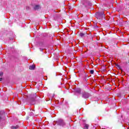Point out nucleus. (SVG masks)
I'll list each match as a JSON object with an SVG mask.
<instances>
[{
	"mask_svg": "<svg viewBox=\"0 0 129 129\" xmlns=\"http://www.w3.org/2000/svg\"><path fill=\"white\" fill-rule=\"evenodd\" d=\"M56 124H58V125H64L65 124V123L64 122V121L63 120L59 119L56 122Z\"/></svg>",
	"mask_w": 129,
	"mask_h": 129,
	"instance_id": "nucleus-2",
	"label": "nucleus"
},
{
	"mask_svg": "<svg viewBox=\"0 0 129 129\" xmlns=\"http://www.w3.org/2000/svg\"><path fill=\"white\" fill-rule=\"evenodd\" d=\"M40 8L41 7L39 5H35L33 8L34 11H38Z\"/></svg>",
	"mask_w": 129,
	"mask_h": 129,
	"instance_id": "nucleus-7",
	"label": "nucleus"
},
{
	"mask_svg": "<svg viewBox=\"0 0 129 129\" xmlns=\"http://www.w3.org/2000/svg\"><path fill=\"white\" fill-rule=\"evenodd\" d=\"M3 80V78H0V81H2Z\"/></svg>",
	"mask_w": 129,
	"mask_h": 129,
	"instance_id": "nucleus-18",
	"label": "nucleus"
},
{
	"mask_svg": "<svg viewBox=\"0 0 129 129\" xmlns=\"http://www.w3.org/2000/svg\"><path fill=\"white\" fill-rule=\"evenodd\" d=\"M75 92L76 93H78L79 94H81V89L80 88H76L75 89Z\"/></svg>",
	"mask_w": 129,
	"mask_h": 129,
	"instance_id": "nucleus-6",
	"label": "nucleus"
},
{
	"mask_svg": "<svg viewBox=\"0 0 129 129\" xmlns=\"http://www.w3.org/2000/svg\"><path fill=\"white\" fill-rule=\"evenodd\" d=\"M6 114V112L4 110H0V120L3 118V115Z\"/></svg>",
	"mask_w": 129,
	"mask_h": 129,
	"instance_id": "nucleus-4",
	"label": "nucleus"
},
{
	"mask_svg": "<svg viewBox=\"0 0 129 129\" xmlns=\"http://www.w3.org/2000/svg\"><path fill=\"white\" fill-rule=\"evenodd\" d=\"M3 74H4V73L0 72V76H1V77H2V76H3Z\"/></svg>",
	"mask_w": 129,
	"mask_h": 129,
	"instance_id": "nucleus-17",
	"label": "nucleus"
},
{
	"mask_svg": "<svg viewBox=\"0 0 129 129\" xmlns=\"http://www.w3.org/2000/svg\"><path fill=\"white\" fill-rule=\"evenodd\" d=\"M40 51H43V49H42V48H40Z\"/></svg>",
	"mask_w": 129,
	"mask_h": 129,
	"instance_id": "nucleus-19",
	"label": "nucleus"
},
{
	"mask_svg": "<svg viewBox=\"0 0 129 129\" xmlns=\"http://www.w3.org/2000/svg\"><path fill=\"white\" fill-rule=\"evenodd\" d=\"M86 35V33H80V37H85V35Z\"/></svg>",
	"mask_w": 129,
	"mask_h": 129,
	"instance_id": "nucleus-10",
	"label": "nucleus"
},
{
	"mask_svg": "<svg viewBox=\"0 0 129 129\" xmlns=\"http://www.w3.org/2000/svg\"><path fill=\"white\" fill-rule=\"evenodd\" d=\"M30 115H34V112H33V110H30Z\"/></svg>",
	"mask_w": 129,
	"mask_h": 129,
	"instance_id": "nucleus-12",
	"label": "nucleus"
},
{
	"mask_svg": "<svg viewBox=\"0 0 129 129\" xmlns=\"http://www.w3.org/2000/svg\"><path fill=\"white\" fill-rule=\"evenodd\" d=\"M90 73L91 74H93L94 73V71L93 70H92L90 71Z\"/></svg>",
	"mask_w": 129,
	"mask_h": 129,
	"instance_id": "nucleus-13",
	"label": "nucleus"
},
{
	"mask_svg": "<svg viewBox=\"0 0 129 129\" xmlns=\"http://www.w3.org/2000/svg\"><path fill=\"white\" fill-rule=\"evenodd\" d=\"M26 9L27 11H29V10H30V7L29 6H26Z\"/></svg>",
	"mask_w": 129,
	"mask_h": 129,
	"instance_id": "nucleus-15",
	"label": "nucleus"
},
{
	"mask_svg": "<svg viewBox=\"0 0 129 129\" xmlns=\"http://www.w3.org/2000/svg\"><path fill=\"white\" fill-rule=\"evenodd\" d=\"M83 5L85 6V7H87V6H91V3H89L88 1H85V3H83Z\"/></svg>",
	"mask_w": 129,
	"mask_h": 129,
	"instance_id": "nucleus-5",
	"label": "nucleus"
},
{
	"mask_svg": "<svg viewBox=\"0 0 129 129\" xmlns=\"http://www.w3.org/2000/svg\"><path fill=\"white\" fill-rule=\"evenodd\" d=\"M84 127H85V129H87V128H88V125H87V124L85 125V126H84Z\"/></svg>",
	"mask_w": 129,
	"mask_h": 129,
	"instance_id": "nucleus-16",
	"label": "nucleus"
},
{
	"mask_svg": "<svg viewBox=\"0 0 129 129\" xmlns=\"http://www.w3.org/2000/svg\"><path fill=\"white\" fill-rule=\"evenodd\" d=\"M89 96H90V94L88 92L84 91L82 93V97H83V98H88Z\"/></svg>",
	"mask_w": 129,
	"mask_h": 129,
	"instance_id": "nucleus-1",
	"label": "nucleus"
},
{
	"mask_svg": "<svg viewBox=\"0 0 129 129\" xmlns=\"http://www.w3.org/2000/svg\"><path fill=\"white\" fill-rule=\"evenodd\" d=\"M35 99H36V96H35V98H32L31 99V101H35Z\"/></svg>",
	"mask_w": 129,
	"mask_h": 129,
	"instance_id": "nucleus-14",
	"label": "nucleus"
},
{
	"mask_svg": "<svg viewBox=\"0 0 129 129\" xmlns=\"http://www.w3.org/2000/svg\"><path fill=\"white\" fill-rule=\"evenodd\" d=\"M96 16L97 17H105V14L103 12H98L96 13Z\"/></svg>",
	"mask_w": 129,
	"mask_h": 129,
	"instance_id": "nucleus-3",
	"label": "nucleus"
},
{
	"mask_svg": "<svg viewBox=\"0 0 129 129\" xmlns=\"http://www.w3.org/2000/svg\"><path fill=\"white\" fill-rule=\"evenodd\" d=\"M11 127L12 129H17V128H19V125H16L15 126H12Z\"/></svg>",
	"mask_w": 129,
	"mask_h": 129,
	"instance_id": "nucleus-8",
	"label": "nucleus"
},
{
	"mask_svg": "<svg viewBox=\"0 0 129 129\" xmlns=\"http://www.w3.org/2000/svg\"><path fill=\"white\" fill-rule=\"evenodd\" d=\"M35 66L32 65L29 67V69L30 70H34V69H35Z\"/></svg>",
	"mask_w": 129,
	"mask_h": 129,
	"instance_id": "nucleus-9",
	"label": "nucleus"
},
{
	"mask_svg": "<svg viewBox=\"0 0 129 129\" xmlns=\"http://www.w3.org/2000/svg\"><path fill=\"white\" fill-rule=\"evenodd\" d=\"M103 18H104V19H105V17H97V19L98 20H102V19H103Z\"/></svg>",
	"mask_w": 129,
	"mask_h": 129,
	"instance_id": "nucleus-11",
	"label": "nucleus"
}]
</instances>
